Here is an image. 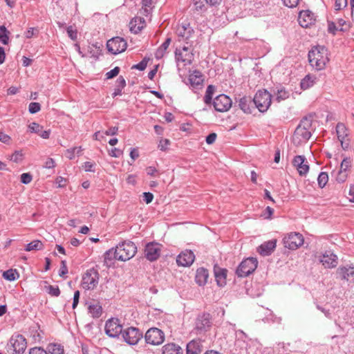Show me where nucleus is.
<instances>
[{
    "mask_svg": "<svg viewBox=\"0 0 354 354\" xmlns=\"http://www.w3.org/2000/svg\"><path fill=\"white\" fill-rule=\"evenodd\" d=\"M313 118L314 115L309 114L301 119L292 137V142L295 145H299L310 139L313 131L312 127Z\"/></svg>",
    "mask_w": 354,
    "mask_h": 354,
    "instance_id": "1",
    "label": "nucleus"
},
{
    "mask_svg": "<svg viewBox=\"0 0 354 354\" xmlns=\"http://www.w3.org/2000/svg\"><path fill=\"white\" fill-rule=\"evenodd\" d=\"M308 57L310 65L316 71L324 69L329 62L328 50L324 46H313L308 52Z\"/></svg>",
    "mask_w": 354,
    "mask_h": 354,
    "instance_id": "2",
    "label": "nucleus"
},
{
    "mask_svg": "<svg viewBox=\"0 0 354 354\" xmlns=\"http://www.w3.org/2000/svg\"><path fill=\"white\" fill-rule=\"evenodd\" d=\"M118 260L126 261L133 257L137 252V247L132 241H127L119 243L116 246Z\"/></svg>",
    "mask_w": 354,
    "mask_h": 354,
    "instance_id": "3",
    "label": "nucleus"
},
{
    "mask_svg": "<svg viewBox=\"0 0 354 354\" xmlns=\"http://www.w3.org/2000/svg\"><path fill=\"white\" fill-rule=\"evenodd\" d=\"M26 347V338L22 335H14L7 344V351L10 354H23Z\"/></svg>",
    "mask_w": 354,
    "mask_h": 354,
    "instance_id": "4",
    "label": "nucleus"
},
{
    "mask_svg": "<svg viewBox=\"0 0 354 354\" xmlns=\"http://www.w3.org/2000/svg\"><path fill=\"white\" fill-rule=\"evenodd\" d=\"M258 261L256 258L248 257L243 259L236 270L239 277H245L252 274L257 268Z\"/></svg>",
    "mask_w": 354,
    "mask_h": 354,
    "instance_id": "5",
    "label": "nucleus"
},
{
    "mask_svg": "<svg viewBox=\"0 0 354 354\" xmlns=\"http://www.w3.org/2000/svg\"><path fill=\"white\" fill-rule=\"evenodd\" d=\"M256 109L260 112H265L270 106L272 94L268 90H259L254 97Z\"/></svg>",
    "mask_w": 354,
    "mask_h": 354,
    "instance_id": "6",
    "label": "nucleus"
},
{
    "mask_svg": "<svg viewBox=\"0 0 354 354\" xmlns=\"http://www.w3.org/2000/svg\"><path fill=\"white\" fill-rule=\"evenodd\" d=\"M99 274L94 268L86 270L82 277V286L86 290H92L98 284Z\"/></svg>",
    "mask_w": 354,
    "mask_h": 354,
    "instance_id": "7",
    "label": "nucleus"
},
{
    "mask_svg": "<svg viewBox=\"0 0 354 354\" xmlns=\"http://www.w3.org/2000/svg\"><path fill=\"white\" fill-rule=\"evenodd\" d=\"M127 47V42L120 37H115L106 42V48L113 55H118L124 52Z\"/></svg>",
    "mask_w": 354,
    "mask_h": 354,
    "instance_id": "8",
    "label": "nucleus"
},
{
    "mask_svg": "<svg viewBox=\"0 0 354 354\" xmlns=\"http://www.w3.org/2000/svg\"><path fill=\"white\" fill-rule=\"evenodd\" d=\"M105 333L110 337H118L123 332L122 326L118 318H111L106 322Z\"/></svg>",
    "mask_w": 354,
    "mask_h": 354,
    "instance_id": "9",
    "label": "nucleus"
},
{
    "mask_svg": "<svg viewBox=\"0 0 354 354\" xmlns=\"http://www.w3.org/2000/svg\"><path fill=\"white\" fill-rule=\"evenodd\" d=\"M285 248L296 250L304 243L303 236L298 232H291L283 239Z\"/></svg>",
    "mask_w": 354,
    "mask_h": 354,
    "instance_id": "10",
    "label": "nucleus"
},
{
    "mask_svg": "<svg viewBox=\"0 0 354 354\" xmlns=\"http://www.w3.org/2000/svg\"><path fill=\"white\" fill-rule=\"evenodd\" d=\"M145 337L147 344L159 345L163 342L165 334L161 330L157 328H151L146 332Z\"/></svg>",
    "mask_w": 354,
    "mask_h": 354,
    "instance_id": "11",
    "label": "nucleus"
},
{
    "mask_svg": "<svg viewBox=\"0 0 354 354\" xmlns=\"http://www.w3.org/2000/svg\"><path fill=\"white\" fill-rule=\"evenodd\" d=\"M124 340L130 345L136 344L142 337V333L135 327H129L122 333Z\"/></svg>",
    "mask_w": 354,
    "mask_h": 354,
    "instance_id": "12",
    "label": "nucleus"
},
{
    "mask_svg": "<svg viewBox=\"0 0 354 354\" xmlns=\"http://www.w3.org/2000/svg\"><path fill=\"white\" fill-rule=\"evenodd\" d=\"M211 327V316L209 313H203L198 316L194 330L196 334H202Z\"/></svg>",
    "mask_w": 354,
    "mask_h": 354,
    "instance_id": "13",
    "label": "nucleus"
},
{
    "mask_svg": "<svg viewBox=\"0 0 354 354\" xmlns=\"http://www.w3.org/2000/svg\"><path fill=\"white\" fill-rule=\"evenodd\" d=\"M212 104L216 111L225 112L231 107L232 100L227 95L221 94L213 100Z\"/></svg>",
    "mask_w": 354,
    "mask_h": 354,
    "instance_id": "14",
    "label": "nucleus"
},
{
    "mask_svg": "<svg viewBox=\"0 0 354 354\" xmlns=\"http://www.w3.org/2000/svg\"><path fill=\"white\" fill-rule=\"evenodd\" d=\"M161 252V245L156 242H150L145 245V255L149 261L157 260Z\"/></svg>",
    "mask_w": 354,
    "mask_h": 354,
    "instance_id": "15",
    "label": "nucleus"
},
{
    "mask_svg": "<svg viewBox=\"0 0 354 354\" xmlns=\"http://www.w3.org/2000/svg\"><path fill=\"white\" fill-rule=\"evenodd\" d=\"M319 262L325 268H334L338 264L337 256L330 250H327L319 257Z\"/></svg>",
    "mask_w": 354,
    "mask_h": 354,
    "instance_id": "16",
    "label": "nucleus"
},
{
    "mask_svg": "<svg viewBox=\"0 0 354 354\" xmlns=\"http://www.w3.org/2000/svg\"><path fill=\"white\" fill-rule=\"evenodd\" d=\"M175 59L177 62H181L184 65H190L194 59V54L188 47L184 46L182 49H176Z\"/></svg>",
    "mask_w": 354,
    "mask_h": 354,
    "instance_id": "17",
    "label": "nucleus"
},
{
    "mask_svg": "<svg viewBox=\"0 0 354 354\" xmlns=\"http://www.w3.org/2000/svg\"><path fill=\"white\" fill-rule=\"evenodd\" d=\"M195 255L192 250L182 251L176 257V263L180 266L189 267L194 261Z\"/></svg>",
    "mask_w": 354,
    "mask_h": 354,
    "instance_id": "18",
    "label": "nucleus"
},
{
    "mask_svg": "<svg viewBox=\"0 0 354 354\" xmlns=\"http://www.w3.org/2000/svg\"><path fill=\"white\" fill-rule=\"evenodd\" d=\"M337 274L342 279L354 283V266L353 265L339 266L337 270Z\"/></svg>",
    "mask_w": 354,
    "mask_h": 354,
    "instance_id": "19",
    "label": "nucleus"
},
{
    "mask_svg": "<svg viewBox=\"0 0 354 354\" xmlns=\"http://www.w3.org/2000/svg\"><path fill=\"white\" fill-rule=\"evenodd\" d=\"M239 107L244 113L252 114L256 109L254 98L251 97L244 96L239 100Z\"/></svg>",
    "mask_w": 354,
    "mask_h": 354,
    "instance_id": "20",
    "label": "nucleus"
},
{
    "mask_svg": "<svg viewBox=\"0 0 354 354\" xmlns=\"http://www.w3.org/2000/svg\"><path fill=\"white\" fill-rule=\"evenodd\" d=\"M292 164L301 176L306 175L309 170V165L304 156H296L292 160Z\"/></svg>",
    "mask_w": 354,
    "mask_h": 354,
    "instance_id": "21",
    "label": "nucleus"
},
{
    "mask_svg": "<svg viewBox=\"0 0 354 354\" xmlns=\"http://www.w3.org/2000/svg\"><path fill=\"white\" fill-rule=\"evenodd\" d=\"M203 350L202 341L200 339H193L187 344V354H201Z\"/></svg>",
    "mask_w": 354,
    "mask_h": 354,
    "instance_id": "22",
    "label": "nucleus"
},
{
    "mask_svg": "<svg viewBox=\"0 0 354 354\" xmlns=\"http://www.w3.org/2000/svg\"><path fill=\"white\" fill-rule=\"evenodd\" d=\"M277 241L273 239L262 243L258 248V252L263 256L270 255L276 248Z\"/></svg>",
    "mask_w": 354,
    "mask_h": 354,
    "instance_id": "23",
    "label": "nucleus"
},
{
    "mask_svg": "<svg viewBox=\"0 0 354 354\" xmlns=\"http://www.w3.org/2000/svg\"><path fill=\"white\" fill-rule=\"evenodd\" d=\"M145 25V19L136 17L132 19L129 23L130 31L133 33L138 34L140 32Z\"/></svg>",
    "mask_w": 354,
    "mask_h": 354,
    "instance_id": "24",
    "label": "nucleus"
},
{
    "mask_svg": "<svg viewBox=\"0 0 354 354\" xmlns=\"http://www.w3.org/2000/svg\"><path fill=\"white\" fill-rule=\"evenodd\" d=\"M188 80L192 86L202 85L204 80V75L198 70H194L189 75Z\"/></svg>",
    "mask_w": 354,
    "mask_h": 354,
    "instance_id": "25",
    "label": "nucleus"
},
{
    "mask_svg": "<svg viewBox=\"0 0 354 354\" xmlns=\"http://www.w3.org/2000/svg\"><path fill=\"white\" fill-rule=\"evenodd\" d=\"M313 19V13L310 10H301L299 13V22L302 27H308Z\"/></svg>",
    "mask_w": 354,
    "mask_h": 354,
    "instance_id": "26",
    "label": "nucleus"
},
{
    "mask_svg": "<svg viewBox=\"0 0 354 354\" xmlns=\"http://www.w3.org/2000/svg\"><path fill=\"white\" fill-rule=\"evenodd\" d=\"M102 312V307L98 302L90 303L88 306V313L93 319L100 318Z\"/></svg>",
    "mask_w": 354,
    "mask_h": 354,
    "instance_id": "27",
    "label": "nucleus"
},
{
    "mask_svg": "<svg viewBox=\"0 0 354 354\" xmlns=\"http://www.w3.org/2000/svg\"><path fill=\"white\" fill-rule=\"evenodd\" d=\"M208 271L204 268H199L196 270L195 281L196 283L199 286H204L208 279Z\"/></svg>",
    "mask_w": 354,
    "mask_h": 354,
    "instance_id": "28",
    "label": "nucleus"
},
{
    "mask_svg": "<svg viewBox=\"0 0 354 354\" xmlns=\"http://www.w3.org/2000/svg\"><path fill=\"white\" fill-rule=\"evenodd\" d=\"M214 276L218 286H223L226 283L227 270L221 268H214Z\"/></svg>",
    "mask_w": 354,
    "mask_h": 354,
    "instance_id": "29",
    "label": "nucleus"
},
{
    "mask_svg": "<svg viewBox=\"0 0 354 354\" xmlns=\"http://www.w3.org/2000/svg\"><path fill=\"white\" fill-rule=\"evenodd\" d=\"M162 354H183V350L178 344L170 343L162 347Z\"/></svg>",
    "mask_w": 354,
    "mask_h": 354,
    "instance_id": "30",
    "label": "nucleus"
},
{
    "mask_svg": "<svg viewBox=\"0 0 354 354\" xmlns=\"http://www.w3.org/2000/svg\"><path fill=\"white\" fill-rule=\"evenodd\" d=\"M171 41V39L170 37H167L165 41L159 46V48L156 50L155 53V57L157 59H160L163 57L165 54L168 47L169 46Z\"/></svg>",
    "mask_w": 354,
    "mask_h": 354,
    "instance_id": "31",
    "label": "nucleus"
},
{
    "mask_svg": "<svg viewBox=\"0 0 354 354\" xmlns=\"http://www.w3.org/2000/svg\"><path fill=\"white\" fill-rule=\"evenodd\" d=\"M46 354H64V346L59 344L50 343L46 347Z\"/></svg>",
    "mask_w": 354,
    "mask_h": 354,
    "instance_id": "32",
    "label": "nucleus"
},
{
    "mask_svg": "<svg viewBox=\"0 0 354 354\" xmlns=\"http://www.w3.org/2000/svg\"><path fill=\"white\" fill-rule=\"evenodd\" d=\"M336 133L339 140L343 144L344 140L347 136V129L344 124L342 122L337 123L336 126Z\"/></svg>",
    "mask_w": 354,
    "mask_h": 354,
    "instance_id": "33",
    "label": "nucleus"
},
{
    "mask_svg": "<svg viewBox=\"0 0 354 354\" xmlns=\"http://www.w3.org/2000/svg\"><path fill=\"white\" fill-rule=\"evenodd\" d=\"M10 32L3 25L0 26V42L3 45H8L10 42Z\"/></svg>",
    "mask_w": 354,
    "mask_h": 354,
    "instance_id": "34",
    "label": "nucleus"
},
{
    "mask_svg": "<svg viewBox=\"0 0 354 354\" xmlns=\"http://www.w3.org/2000/svg\"><path fill=\"white\" fill-rule=\"evenodd\" d=\"M104 263L108 266H109V261H111L115 259L118 260V252H117L116 248H111V249L107 250L104 254Z\"/></svg>",
    "mask_w": 354,
    "mask_h": 354,
    "instance_id": "35",
    "label": "nucleus"
},
{
    "mask_svg": "<svg viewBox=\"0 0 354 354\" xmlns=\"http://www.w3.org/2000/svg\"><path fill=\"white\" fill-rule=\"evenodd\" d=\"M19 277V274L15 269H9L3 272V277L9 281H13L18 279Z\"/></svg>",
    "mask_w": 354,
    "mask_h": 354,
    "instance_id": "36",
    "label": "nucleus"
},
{
    "mask_svg": "<svg viewBox=\"0 0 354 354\" xmlns=\"http://www.w3.org/2000/svg\"><path fill=\"white\" fill-rule=\"evenodd\" d=\"M315 77L307 75L300 82L301 88H308L314 86Z\"/></svg>",
    "mask_w": 354,
    "mask_h": 354,
    "instance_id": "37",
    "label": "nucleus"
},
{
    "mask_svg": "<svg viewBox=\"0 0 354 354\" xmlns=\"http://www.w3.org/2000/svg\"><path fill=\"white\" fill-rule=\"evenodd\" d=\"M42 249L43 243L39 240H35L28 243L25 248V250L28 252L32 250H41Z\"/></svg>",
    "mask_w": 354,
    "mask_h": 354,
    "instance_id": "38",
    "label": "nucleus"
},
{
    "mask_svg": "<svg viewBox=\"0 0 354 354\" xmlns=\"http://www.w3.org/2000/svg\"><path fill=\"white\" fill-rule=\"evenodd\" d=\"M328 181V176L326 172H321L317 177L319 187L323 188Z\"/></svg>",
    "mask_w": 354,
    "mask_h": 354,
    "instance_id": "39",
    "label": "nucleus"
},
{
    "mask_svg": "<svg viewBox=\"0 0 354 354\" xmlns=\"http://www.w3.org/2000/svg\"><path fill=\"white\" fill-rule=\"evenodd\" d=\"M149 60V58L144 57L141 62H140L138 64H134L131 66V69H137L140 71H144L147 66V63Z\"/></svg>",
    "mask_w": 354,
    "mask_h": 354,
    "instance_id": "40",
    "label": "nucleus"
},
{
    "mask_svg": "<svg viewBox=\"0 0 354 354\" xmlns=\"http://www.w3.org/2000/svg\"><path fill=\"white\" fill-rule=\"evenodd\" d=\"M276 100L278 102L287 99L290 95V90H277Z\"/></svg>",
    "mask_w": 354,
    "mask_h": 354,
    "instance_id": "41",
    "label": "nucleus"
},
{
    "mask_svg": "<svg viewBox=\"0 0 354 354\" xmlns=\"http://www.w3.org/2000/svg\"><path fill=\"white\" fill-rule=\"evenodd\" d=\"M43 129V127L37 122H32L28 125V130L30 133L39 134Z\"/></svg>",
    "mask_w": 354,
    "mask_h": 354,
    "instance_id": "42",
    "label": "nucleus"
},
{
    "mask_svg": "<svg viewBox=\"0 0 354 354\" xmlns=\"http://www.w3.org/2000/svg\"><path fill=\"white\" fill-rule=\"evenodd\" d=\"M66 32H67L68 36L73 41H75L77 39V30L73 26H68L66 28Z\"/></svg>",
    "mask_w": 354,
    "mask_h": 354,
    "instance_id": "43",
    "label": "nucleus"
},
{
    "mask_svg": "<svg viewBox=\"0 0 354 354\" xmlns=\"http://www.w3.org/2000/svg\"><path fill=\"white\" fill-rule=\"evenodd\" d=\"M41 109L40 104L38 102H31L28 106V111L30 113L34 114L39 111Z\"/></svg>",
    "mask_w": 354,
    "mask_h": 354,
    "instance_id": "44",
    "label": "nucleus"
},
{
    "mask_svg": "<svg viewBox=\"0 0 354 354\" xmlns=\"http://www.w3.org/2000/svg\"><path fill=\"white\" fill-rule=\"evenodd\" d=\"M351 167V160L350 158H345L342 161L341 165H340V171L345 172L346 170Z\"/></svg>",
    "mask_w": 354,
    "mask_h": 354,
    "instance_id": "45",
    "label": "nucleus"
},
{
    "mask_svg": "<svg viewBox=\"0 0 354 354\" xmlns=\"http://www.w3.org/2000/svg\"><path fill=\"white\" fill-rule=\"evenodd\" d=\"M152 5V0H142V8L145 12V15H147L149 13V8H151Z\"/></svg>",
    "mask_w": 354,
    "mask_h": 354,
    "instance_id": "46",
    "label": "nucleus"
},
{
    "mask_svg": "<svg viewBox=\"0 0 354 354\" xmlns=\"http://www.w3.org/2000/svg\"><path fill=\"white\" fill-rule=\"evenodd\" d=\"M48 293L53 297H58L60 295V290L58 286H49L48 287Z\"/></svg>",
    "mask_w": 354,
    "mask_h": 354,
    "instance_id": "47",
    "label": "nucleus"
},
{
    "mask_svg": "<svg viewBox=\"0 0 354 354\" xmlns=\"http://www.w3.org/2000/svg\"><path fill=\"white\" fill-rule=\"evenodd\" d=\"M348 5L347 0H335V9L336 10H340L346 8Z\"/></svg>",
    "mask_w": 354,
    "mask_h": 354,
    "instance_id": "48",
    "label": "nucleus"
},
{
    "mask_svg": "<svg viewBox=\"0 0 354 354\" xmlns=\"http://www.w3.org/2000/svg\"><path fill=\"white\" fill-rule=\"evenodd\" d=\"M32 180V176L30 173H23L21 175V182L23 184H29Z\"/></svg>",
    "mask_w": 354,
    "mask_h": 354,
    "instance_id": "49",
    "label": "nucleus"
},
{
    "mask_svg": "<svg viewBox=\"0 0 354 354\" xmlns=\"http://www.w3.org/2000/svg\"><path fill=\"white\" fill-rule=\"evenodd\" d=\"M23 153L21 151H15L11 156L10 160L15 162H19L22 160Z\"/></svg>",
    "mask_w": 354,
    "mask_h": 354,
    "instance_id": "50",
    "label": "nucleus"
},
{
    "mask_svg": "<svg viewBox=\"0 0 354 354\" xmlns=\"http://www.w3.org/2000/svg\"><path fill=\"white\" fill-rule=\"evenodd\" d=\"M120 68L118 66H115L112 70L106 73V79H112L116 77L120 73Z\"/></svg>",
    "mask_w": 354,
    "mask_h": 354,
    "instance_id": "51",
    "label": "nucleus"
},
{
    "mask_svg": "<svg viewBox=\"0 0 354 354\" xmlns=\"http://www.w3.org/2000/svg\"><path fill=\"white\" fill-rule=\"evenodd\" d=\"M170 145V141L168 139H161L158 144V149L161 151H166L168 146Z\"/></svg>",
    "mask_w": 354,
    "mask_h": 354,
    "instance_id": "52",
    "label": "nucleus"
},
{
    "mask_svg": "<svg viewBox=\"0 0 354 354\" xmlns=\"http://www.w3.org/2000/svg\"><path fill=\"white\" fill-rule=\"evenodd\" d=\"M55 166V162L52 158H48L44 163V167L46 169H53Z\"/></svg>",
    "mask_w": 354,
    "mask_h": 354,
    "instance_id": "53",
    "label": "nucleus"
},
{
    "mask_svg": "<svg viewBox=\"0 0 354 354\" xmlns=\"http://www.w3.org/2000/svg\"><path fill=\"white\" fill-rule=\"evenodd\" d=\"M29 354H46V350L41 347L35 346L29 350Z\"/></svg>",
    "mask_w": 354,
    "mask_h": 354,
    "instance_id": "54",
    "label": "nucleus"
},
{
    "mask_svg": "<svg viewBox=\"0 0 354 354\" xmlns=\"http://www.w3.org/2000/svg\"><path fill=\"white\" fill-rule=\"evenodd\" d=\"M299 0H282L285 6L292 8L296 7L299 3Z\"/></svg>",
    "mask_w": 354,
    "mask_h": 354,
    "instance_id": "55",
    "label": "nucleus"
},
{
    "mask_svg": "<svg viewBox=\"0 0 354 354\" xmlns=\"http://www.w3.org/2000/svg\"><path fill=\"white\" fill-rule=\"evenodd\" d=\"M214 91V90H206V94L204 97V102L205 104H209L211 103Z\"/></svg>",
    "mask_w": 354,
    "mask_h": 354,
    "instance_id": "56",
    "label": "nucleus"
},
{
    "mask_svg": "<svg viewBox=\"0 0 354 354\" xmlns=\"http://www.w3.org/2000/svg\"><path fill=\"white\" fill-rule=\"evenodd\" d=\"M338 30L335 24L333 21H328V32L335 35Z\"/></svg>",
    "mask_w": 354,
    "mask_h": 354,
    "instance_id": "57",
    "label": "nucleus"
},
{
    "mask_svg": "<svg viewBox=\"0 0 354 354\" xmlns=\"http://www.w3.org/2000/svg\"><path fill=\"white\" fill-rule=\"evenodd\" d=\"M61 268L59 271V275L60 277H64L65 274L68 273V268L66 264V261H62L61 263Z\"/></svg>",
    "mask_w": 354,
    "mask_h": 354,
    "instance_id": "58",
    "label": "nucleus"
},
{
    "mask_svg": "<svg viewBox=\"0 0 354 354\" xmlns=\"http://www.w3.org/2000/svg\"><path fill=\"white\" fill-rule=\"evenodd\" d=\"M216 137H217V135H216V133H209L206 137V139H205L206 143L208 144V145L213 144L216 141Z\"/></svg>",
    "mask_w": 354,
    "mask_h": 354,
    "instance_id": "59",
    "label": "nucleus"
},
{
    "mask_svg": "<svg viewBox=\"0 0 354 354\" xmlns=\"http://www.w3.org/2000/svg\"><path fill=\"white\" fill-rule=\"evenodd\" d=\"M126 86V81L122 76H120L116 80V88H123Z\"/></svg>",
    "mask_w": 354,
    "mask_h": 354,
    "instance_id": "60",
    "label": "nucleus"
},
{
    "mask_svg": "<svg viewBox=\"0 0 354 354\" xmlns=\"http://www.w3.org/2000/svg\"><path fill=\"white\" fill-rule=\"evenodd\" d=\"M153 199V195L151 192H144L143 193V200L147 203L149 204L152 202Z\"/></svg>",
    "mask_w": 354,
    "mask_h": 354,
    "instance_id": "61",
    "label": "nucleus"
},
{
    "mask_svg": "<svg viewBox=\"0 0 354 354\" xmlns=\"http://www.w3.org/2000/svg\"><path fill=\"white\" fill-rule=\"evenodd\" d=\"M75 151H76V148H70V149H68L66 151V157L70 159V160H73L75 158Z\"/></svg>",
    "mask_w": 354,
    "mask_h": 354,
    "instance_id": "62",
    "label": "nucleus"
},
{
    "mask_svg": "<svg viewBox=\"0 0 354 354\" xmlns=\"http://www.w3.org/2000/svg\"><path fill=\"white\" fill-rule=\"evenodd\" d=\"M80 291L79 290H76L75 292H74V295H73V304H72V307L73 309H75L78 303H79V299H80Z\"/></svg>",
    "mask_w": 354,
    "mask_h": 354,
    "instance_id": "63",
    "label": "nucleus"
},
{
    "mask_svg": "<svg viewBox=\"0 0 354 354\" xmlns=\"http://www.w3.org/2000/svg\"><path fill=\"white\" fill-rule=\"evenodd\" d=\"M348 198L350 202L354 203V185L350 186Z\"/></svg>",
    "mask_w": 354,
    "mask_h": 354,
    "instance_id": "64",
    "label": "nucleus"
}]
</instances>
